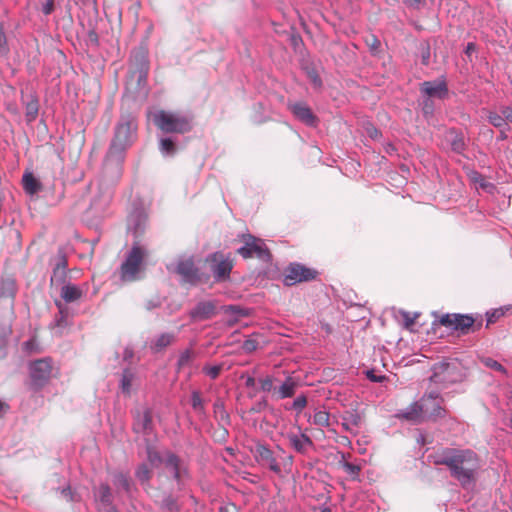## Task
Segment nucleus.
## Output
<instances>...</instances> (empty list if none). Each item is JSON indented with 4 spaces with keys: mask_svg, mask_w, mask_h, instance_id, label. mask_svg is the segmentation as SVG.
<instances>
[{
    "mask_svg": "<svg viewBox=\"0 0 512 512\" xmlns=\"http://www.w3.org/2000/svg\"><path fill=\"white\" fill-rule=\"evenodd\" d=\"M433 462L436 465L447 466L451 476L463 488L473 486L476 482L479 460L477 454L472 450L445 448L433 456Z\"/></svg>",
    "mask_w": 512,
    "mask_h": 512,
    "instance_id": "obj_1",
    "label": "nucleus"
},
{
    "mask_svg": "<svg viewBox=\"0 0 512 512\" xmlns=\"http://www.w3.org/2000/svg\"><path fill=\"white\" fill-rule=\"evenodd\" d=\"M137 137V122L131 115H121L114 128V136L103 164L111 169L113 177L117 178L123 173V163L126 150L134 143Z\"/></svg>",
    "mask_w": 512,
    "mask_h": 512,
    "instance_id": "obj_2",
    "label": "nucleus"
},
{
    "mask_svg": "<svg viewBox=\"0 0 512 512\" xmlns=\"http://www.w3.org/2000/svg\"><path fill=\"white\" fill-rule=\"evenodd\" d=\"M121 176L119 175L117 178H114L111 169L103 164L99 177L94 183H91L90 204L86 210L87 218L90 217L97 222L110 214L115 187L119 183Z\"/></svg>",
    "mask_w": 512,
    "mask_h": 512,
    "instance_id": "obj_3",
    "label": "nucleus"
},
{
    "mask_svg": "<svg viewBox=\"0 0 512 512\" xmlns=\"http://www.w3.org/2000/svg\"><path fill=\"white\" fill-rule=\"evenodd\" d=\"M278 454L273 451L267 444L257 442L252 450L256 462L269 469L278 476H282V472L289 473L292 469L294 457L287 454L286 451L277 445Z\"/></svg>",
    "mask_w": 512,
    "mask_h": 512,
    "instance_id": "obj_4",
    "label": "nucleus"
},
{
    "mask_svg": "<svg viewBox=\"0 0 512 512\" xmlns=\"http://www.w3.org/2000/svg\"><path fill=\"white\" fill-rule=\"evenodd\" d=\"M276 378L272 374H267L257 379L259 390L264 394L270 395L272 400L279 401L292 398L298 387L297 380L292 376H287L279 385H275Z\"/></svg>",
    "mask_w": 512,
    "mask_h": 512,
    "instance_id": "obj_5",
    "label": "nucleus"
},
{
    "mask_svg": "<svg viewBox=\"0 0 512 512\" xmlns=\"http://www.w3.org/2000/svg\"><path fill=\"white\" fill-rule=\"evenodd\" d=\"M153 121L164 133L184 134L192 129L191 119L180 113L159 110L154 114Z\"/></svg>",
    "mask_w": 512,
    "mask_h": 512,
    "instance_id": "obj_6",
    "label": "nucleus"
},
{
    "mask_svg": "<svg viewBox=\"0 0 512 512\" xmlns=\"http://www.w3.org/2000/svg\"><path fill=\"white\" fill-rule=\"evenodd\" d=\"M205 262L209 266L215 283H223L230 280V275L234 267L230 253L215 251L205 257Z\"/></svg>",
    "mask_w": 512,
    "mask_h": 512,
    "instance_id": "obj_7",
    "label": "nucleus"
},
{
    "mask_svg": "<svg viewBox=\"0 0 512 512\" xmlns=\"http://www.w3.org/2000/svg\"><path fill=\"white\" fill-rule=\"evenodd\" d=\"M167 269L179 275L182 283L195 286L201 281L200 270L192 255H180L175 263L167 265Z\"/></svg>",
    "mask_w": 512,
    "mask_h": 512,
    "instance_id": "obj_8",
    "label": "nucleus"
},
{
    "mask_svg": "<svg viewBox=\"0 0 512 512\" xmlns=\"http://www.w3.org/2000/svg\"><path fill=\"white\" fill-rule=\"evenodd\" d=\"M242 237L244 245L237 249L240 256L244 259L255 257L265 263L271 261V253L262 239L251 234H244Z\"/></svg>",
    "mask_w": 512,
    "mask_h": 512,
    "instance_id": "obj_9",
    "label": "nucleus"
},
{
    "mask_svg": "<svg viewBox=\"0 0 512 512\" xmlns=\"http://www.w3.org/2000/svg\"><path fill=\"white\" fill-rule=\"evenodd\" d=\"M145 256V250L134 242L124 262L121 265V279L124 281H134L140 271L141 264Z\"/></svg>",
    "mask_w": 512,
    "mask_h": 512,
    "instance_id": "obj_10",
    "label": "nucleus"
},
{
    "mask_svg": "<svg viewBox=\"0 0 512 512\" xmlns=\"http://www.w3.org/2000/svg\"><path fill=\"white\" fill-rule=\"evenodd\" d=\"M130 63L132 74L136 76L138 85H144L147 81L150 68L147 49L143 46L133 49L130 56Z\"/></svg>",
    "mask_w": 512,
    "mask_h": 512,
    "instance_id": "obj_11",
    "label": "nucleus"
},
{
    "mask_svg": "<svg viewBox=\"0 0 512 512\" xmlns=\"http://www.w3.org/2000/svg\"><path fill=\"white\" fill-rule=\"evenodd\" d=\"M163 464L167 472L172 476L173 480L180 488L183 485L184 479L189 477L187 464L172 451L164 452Z\"/></svg>",
    "mask_w": 512,
    "mask_h": 512,
    "instance_id": "obj_12",
    "label": "nucleus"
},
{
    "mask_svg": "<svg viewBox=\"0 0 512 512\" xmlns=\"http://www.w3.org/2000/svg\"><path fill=\"white\" fill-rule=\"evenodd\" d=\"M52 371L51 361L48 358L35 360L29 366L31 387L38 391L48 382Z\"/></svg>",
    "mask_w": 512,
    "mask_h": 512,
    "instance_id": "obj_13",
    "label": "nucleus"
},
{
    "mask_svg": "<svg viewBox=\"0 0 512 512\" xmlns=\"http://www.w3.org/2000/svg\"><path fill=\"white\" fill-rule=\"evenodd\" d=\"M419 91L421 96L444 100L449 96L447 79L444 75H441L434 80L424 81L420 83Z\"/></svg>",
    "mask_w": 512,
    "mask_h": 512,
    "instance_id": "obj_14",
    "label": "nucleus"
},
{
    "mask_svg": "<svg viewBox=\"0 0 512 512\" xmlns=\"http://www.w3.org/2000/svg\"><path fill=\"white\" fill-rule=\"evenodd\" d=\"M317 272L313 269L307 268L300 263H291L286 269L284 276V284L287 286L295 285L299 282L313 280Z\"/></svg>",
    "mask_w": 512,
    "mask_h": 512,
    "instance_id": "obj_15",
    "label": "nucleus"
},
{
    "mask_svg": "<svg viewBox=\"0 0 512 512\" xmlns=\"http://www.w3.org/2000/svg\"><path fill=\"white\" fill-rule=\"evenodd\" d=\"M134 433L150 436L154 432L153 413L150 408L137 409L133 414Z\"/></svg>",
    "mask_w": 512,
    "mask_h": 512,
    "instance_id": "obj_16",
    "label": "nucleus"
},
{
    "mask_svg": "<svg viewBox=\"0 0 512 512\" xmlns=\"http://www.w3.org/2000/svg\"><path fill=\"white\" fill-rule=\"evenodd\" d=\"M93 497L97 512H119L113 504V494L107 483L93 488Z\"/></svg>",
    "mask_w": 512,
    "mask_h": 512,
    "instance_id": "obj_17",
    "label": "nucleus"
},
{
    "mask_svg": "<svg viewBox=\"0 0 512 512\" xmlns=\"http://www.w3.org/2000/svg\"><path fill=\"white\" fill-rule=\"evenodd\" d=\"M474 322L475 319L469 314H444L439 319L441 325L460 331L462 334L468 333Z\"/></svg>",
    "mask_w": 512,
    "mask_h": 512,
    "instance_id": "obj_18",
    "label": "nucleus"
},
{
    "mask_svg": "<svg viewBox=\"0 0 512 512\" xmlns=\"http://www.w3.org/2000/svg\"><path fill=\"white\" fill-rule=\"evenodd\" d=\"M287 107L295 119L306 126L315 127L318 124L317 116L313 113L307 103L303 101L289 102Z\"/></svg>",
    "mask_w": 512,
    "mask_h": 512,
    "instance_id": "obj_19",
    "label": "nucleus"
},
{
    "mask_svg": "<svg viewBox=\"0 0 512 512\" xmlns=\"http://www.w3.org/2000/svg\"><path fill=\"white\" fill-rule=\"evenodd\" d=\"M215 300L199 301L189 312V318L192 322H201L211 319L217 313Z\"/></svg>",
    "mask_w": 512,
    "mask_h": 512,
    "instance_id": "obj_20",
    "label": "nucleus"
},
{
    "mask_svg": "<svg viewBox=\"0 0 512 512\" xmlns=\"http://www.w3.org/2000/svg\"><path fill=\"white\" fill-rule=\"evenodd\" d=\"M148 224V216L143 208L137 207L129 214L127 219L128 231L135 238H139L146 230Z\"/></svg>",
    "mask_w": 512,
    "mask_h": 512,
    "instance_id": "obj_21",
    "label": "nucleus"
},
{
    "mask_svg": "<svg viewBox=\"0 0 512 512\" xmlns=\"http://www.w3.org/2000/svg\"><path fill=\"white\" fill-rule=\"evenodd\" d=\"M21 102L25 109V119L27 123L34 122L39 114V97L35 91L29 93L21 92Z\"/></svg>",
    "mask_w": 512,
    "mask_h": 512,
    "instance_id": "obj_22",
    "label": "nucleus"
},
{
    "mask_svg": "<svg viewBox=\"0 0 512 512\" xmlns=\"http://www.w3.org/2000/svg\"><path fill=\"white\" fill-rule=\"evenodd\" d=\"M298 429V433L290 431L285 437L288 439L291 448L295 452L304 455L307 453L308 449L313 446V441L307 434L301 432L300 427Z\"/></svg>",
    "mask_w": 512,
    "mask_h": 512,
    "instance_id": "obj_23",
    "label": "nucleus"
},
{
    "mask_svg": "<svg viewBox=\"0 0 512 512\" xmlns=\"http://www.w3.org/2000/svg\"><path fill=\"white\" fill-rule=\"evenodd\" d=\"M67 259L63 253H59L56 257L55 264L50 278L51 285L65 284L67 278Z\"/></svg>",
    "mask_w": 512,
    "mask_h": 512,
    "instance_id": "obj_24",
    "label": "nucleus"
},
{
    "mask_svg": "<svg viewBox=\"0 0 512 512\" xmlns=\"http://www.w3.org/2000/svg\"><path fill=\"white\" fill-rule=\"evenodd\" d=\"M54 478L57 483L61 484L59 486H51V489L54 490L56 494H59L61 498L68 502L80 501V495L76 491L72 490L71 486L65 481V479L61 478L58 474H55ZM52 481H54V479Z\"/></svg>",
    "mask_w": 512,
    "mask_h": 512,
    "instance_id": "obj_25",
    "label": "nucleus"
},
{
    "mask_svg": "<svg viewBox=\"0 0 512 512\" xmlns=\"http://www.w3.org/2000/svg\"><path fill=\"white\" fill-rule=\"evenodd\" d=\"M177 335L174 332H163L154 337L150 342V349L155 352H161L166 347L170 346L176 341Z\"/></svg>",
    "mask_w": 512,
    "mask_h": 512,
    "instance_id": "obj_26",
    "label": "nucleus"
},
{
    "mask_svg": "<svg viewBox=\"0 0 512 512\" xmlns=\"http://www.w3.org/2000/svg\"><path fill=\"white\" fill-rule=\"evenodd\" d=\"M446 140L449 142L450 148L454 153L463 154L466 149V143L462 132L450 129L447 132Z\"/></svg>",
    "mask_w": 512,
    "mask_h": 512,
    "instance_id": "obj_27",
    "label": "nucleus"
},
{
    "mask_svg": "<svg viewBox=\"0 0 512 512\" xmlns=\"http://www.w3.org/2000/svg\"><path fill=\"white\" fill-rule=\"evenodd\" d=\"M84 295V291L75 284L65 283L61 287L60 296L65 303H72Z\"/></svg>",
    "mask_w": 512,
    "mask_h": 512,
    "instance_id": "obj_28",
    "label": "nucleus"
},
{
    "mask_svg": "<svg viewBox=\"0 0 512 512\" xmlns=\"http://www.w3.org/2000/svg\"><path fill=\"white\" fill-rule=\"evenodd\" d=\"M190 404L193 411L200 420L204 421L207 419L208 414L205 407V401L203 400L201 392L199 390H193L191 392Z\"/></svg>",
    "mask_w": 512,
    "mask_h": 512,
    "instance_id": "obj_29",
    "label": "nucleus"
},
{
    "mask_svg": "<svg viewBox=\"0 0 512 512\" xmlns=\"http://www.w3.org/2000/svg\"><path fill=\"white\" fill-rule=\"evenodd\" d=\"M17 291L16 281L13 277H3L0 282V298L13 302Z\"/></svg>",
    "mask_w": 512,
    "mask_h": 512,
    "instance_id": "obj_30",
    "label": "nucleus"
},
{
    "mask_svg": "<svg viewBox=\"0 0 512 512\" xmlns=\"http://www.w3.org/2000/svg\"><path fill=\"white\" fill-rule=\"evenodd\" d=\"M136 377L135 372L130 368L123 369L119 380V389L125 396L131 395L132 383Z\"/></svg>",
    "mask_w": 512,
    "mask_h": 512,
    "instance_id": "obj_31",
    "label": "nucleus"
},
{
    "mask_svg": "<svg viewBox=\"0 0 512 512\" xmlns=\"http://www.w3.org/2000/svg\"><path fill=\"white\" fill-rule=\"evenodd\" d=\"M213 413L216 421L225 426L230 424V416L225 409L224 401L217 399L213 404Z\"/></svg>",
    "mask_w": 512,
    "mask_h": 512,
    "instance_id": "obj_32",
    "label": "nucleus"
},
{
    "mask_svg": "<svg viewBox=\"0 0 512 512\" xmlns=\"http://www.w3.org/2000/svg\"><path fill=\"white\" fill-rule=\"evenodd\" d=\"M23 189L27 194L34 195L41 190L40 181L32 173H25L22 177Z\"/></svg>",
    "mask_w": 512,
    "mask_h": 512,
    "instance_id": "obj_33",
    "label": "nucleus"
},
{
    "mask_svg": "<svg viewBox=\"0 0 512 512\" xmlns=\"http://www.w3.org/2000/svg\"><path fill=\"white\" fill-rule=\"evenodd\" d=\"M113 484L117 489H122L127 495H130L132 492L131 479L126 473H115L113 475Z\"/></svg>",
    "mask_w": 512,
    "mask_h": 512,
    "instance_id": "obj_34",
    "label": "nucleus"
},
{
    "mask_svg": "<svg viewBox=\"0 0 512 512\" xmlns=\"http://www.w3.org/2000/svg\"><path fill=\"white\" fill-rule=\"evenodd\" d=\"M468 177L472 183L478 185L481 189H483L487 192H492V190L495 189L494 184H492L491 182H488L485 179V177L477 170L469 171Z\"/></svg>",
    "mask_w": 512,
    "mask_h": 512,
    "instance_id": "obj_35",
    "label": "nucleus"
},
{
    "mask_svg": "<svg viewBox=\"0 0 512 512\" xmlns=\"http://www.w3.org/2000/svg\"><path fill=\"white\" fill-rule=\"evenodd\" d=\"M423 411H425V408L417 402H414L409 407L402 410L400 416L406 420L417 421Z\"/></svg>",
    "mask_w": 512,
    "mask_h": 512,
    "instance_id": "obj_36",
    "label": "nucleus"
},
{
    "mask_svg": "<svg viewBox=\"0 0 512 512\" xmlns=\"http://www.w3.org/2000/svg\"><path fill=\"white\" fill-rule=\"evenodd\" d=\"M307 403V396L304 393H301L294 398L292 403L285 405L284 409L287 411H294L296 415H300L307 406Z\"/></svg>",
    "mask_w": 512,
    "mask_h": 512,
    "instance_id": "obj_37",
    "label": "nucleus"
},
{
    "mask_svg": "<svg viewBox=\"0 0 512 512\" xmlns=\"http://www.w3.org/2000/svg\"><path fill=\"white\" fill-rule=\"evenodd\" d=\"M159 150L163 156L171 157L176 154L177 146L171 137H164L160 139Z\"/></svg>",
    "mask_w": 512,
    "mask_h": 512,
    "instance_id": "obj_38",
    "label": "nucleus"
},
{
    "mask_svg": "<svg viewBox=\"0 0 512 512\" xmlns=\"http://www.w3.org/2000/svg\"><path fill=\"white\" fill-rule=\"evenodd\" d=\"M194 358L195 352L191 348H187L181 351L176 362L177 370L179 371L184 367L190 365Z\"/></svg>",
    "mask_w": 512,
    "mask_h": 512,
    "instance_id": "obj_39",
    "label": "nucleus"
},
{
    "mask_svg": "<svg viewBox=\"0 0 512 512\" xmlns=\"http://www.w3.org/2000/svg\"><path fill=\"white\" fill-rule=\"evenodd\" d=\"M330 414L326 410H316L309 418L314 425L318 427H328L329 426Z\"/></svg>",
    "mask_w": 512,
    "mask_h": 512,
    "instance_id": "obj_40",
    "label": "nucleus"
},
{
    "mask_svg": "<svg viewBox=\"0 0 512 512\" xmlns=\"http://www.w3.org/2000/svg\"><path fill=\"white\" fill-rule=\"evenodd\" d=\"M162 510L166 512H179L180 505L178 504V500L171 494L166 495L160 504Z\"/></svg>",
    "mask_w": 512,
    "mask_h": 512,
    "instance_id": "obj_41",
    "label": "nucleus"
},
{
    "mask_svg": "<svg viewBox=\"0 0 512 512\" xmlns=\"http://www.w3.org/2000/svg\"><path fill=\"white\" fill-rule=\"evenodd\" d=\"M151 474V470L145 463L138 465L135 470V477L142 485L149 483L151 479Z\"/></svg>",
    "mask_w": 512,
    "mask_h": 512,
    "instance_id": "obj_42",
    "label": "nucleus"
},
{
    "mask_svg": "<svg viewBox=\"0 0 512 512\" xmlns=\"http://www.w3.org/2000/svg\"><path fill=\"white\" fill-rule=\"evenodd\" d=\"M421 99L422 100L420 106L423 116L426 119L433 117L435 112V104L433 99L426 96H421Z\"/></svg>",
    "mask_w": 512,
    "mask_h": 512,
    "instance_id": "obj_43",
    "label": "nucleus"
},
{
    "mask_svg": "<svg viewBox=\"0 0 512 512\" xmlns=\"http://www.w3.org/2000/svg\"><path fill=\"white\" fill-rule=\"evenodd\" d=\"M488 122L497 129L508 128V125L503 120L502 115L498 110L489 111L487 115Z\"/></svg>",
    "mask_w": 512,
    "mask_h": 512,
    "instance_id": "obj_44",
    "label": "nucleus"
},
{
    "mask_svg": "<svg viewBox=\"0 0 512 512\" xmlns=\"http://www.w3.org/2000/svg\"><path fill=\"white\" fill-rule=\"evenodd\" d=\"M147 460L151 465L163 463L164 455L162 456L155 448L147 441L146 443Z\"/></svg>",
    "mask_w": 512,
    "mask_h": 512,
    "instance_id": "obj_45",
    "label": "nucleus"
},
{
    "mask_svg": "<svg viewBox=\"0 0 512 512\" xmlns=\"http://www.w3.org/2000/svg\"><path fill=\"white\" fill-rule=\"evenodd\" d=\"M431 418H444L446 416V410L442 407L441 402L429 403V410L425 411Z\"/></svg>",
    "mask_w": 512,
    "mask_h": 512,
    "instance_id": "obj_46",
    "label": "nucleus"
},
{
    "mask_svg": "<svg viewBox=\"0 0 512 512\" xmlns=\"http://www.w3.org/2000/svg\"><path fill=\"white\" fill-rule=\"evenodd\" d=\"M223 370V364L217 365H204L202 371L205 375H207L210 379L215 380L219 377L221 371Z\"/></svg>",
    "mask_w": 512,
    "mask_h": 512,
    "instance_id": "obj_47",
    "label": "nucleus"
},
{
    "mask_svg": "<svg viewBox=\"0 0 512 512\" xmlns=\"http://www.w3.org/2000/svg\"><path fill=\"white\" fill-rule=\"evenodd\" d=\"M483 364L490 369L502 373L503 375H507V369L501 363L494 360L493 358L487 357L483 359Z\"/></svg>",
    "mask_w": 512,
    "mask_h": 512,
    "instance_id": "obj_48",
    "label": "nucleus"
},
{
    "mask_svg": "<svg viewBox=\"0 0 512 512\" xmlns=\"http://www.w3.org/2000/svg\"><path fill=\"white\" fill-rule=\"evenodd\" d=\"M497 110L508 126L512 124V105L501 104L498 106Z\"/></svg>",
    "mask_w": 512,
    "mask_h": 512,
    "instance_id": "obj_49",
    "label": "nucleus"
},
{
    "mask_svg": "<svg viewBox=\"0 0 512 512\" xmlns=\"http://www.w3.org/2000/svg\"><path fill=\"white\" fill-rule=\"evenodd\" d=\"M439 398H440V394L436 390L426 393L423 397V404H422V406L425 408V411L429 410V403L437 402V401H439Z\"/></svg>",
    "mask_w": 512,
    "mask_h": 512,
    "instance_id": "obj_50",
    "label": "nucleus"
},
{
    "mask_svg": "<svg viewBox=\"0 0 512 512\" xmlns=\"http://www.w3.org/2000/svg\"><path fill=\"white\" fill-rule=\"evenodd\" d=\"M269 408L267 396H263L259 401L255 402L250 411L253 413H261Z\"/></svg>",
    "mask_w": 512,
    "mask_h": 512,
    "instance_id": "obj_51",
    "label": "nucleus"
},
{
    "mask_svg": "<svg viewBox=\"0 0 512 512\" xmlns=\"http://www.w3.org/2000/svg\"><path fill=\"white\" fill-rule=\"evenodd\" d=\"M430 45L428 43H422L420 45V57H421V63L425 66H427L430 62Z\"/></svg>",
    "mask_w": 512,
    "mask_h": 512,
    "instance_id": "obj_52",
    "label": "nucleus"
},
{
    "mask_svg": "<svg viewBox=\"0 0 512 512\" xmlns=\"http://www.w3.org/2000/svg\"><path fill=\"white\" fill-rule=\"evenodd\" d=\"M366 44L373 55H376L378 53L379 48L381 46L380 40L375 35H371L369 38H367Z\"/></svg>",
    "mask_w": 512,
    "mask_h": 512,
    "instance_id": "obj_53",
    "label": "nucleus"
},
{
    "mask_svg": "<svg viewBox=\"0 0 512 512\" xmlns=\"http://www.w3.org/2000/svg\"><path fill=\"white\" fill-rule=\"evenodd\" d=\"M9 52V47L7 43V37L4 32L3 26H0V55H7Z\"/></svg>",
    "mask_w": 512,
    "mask_h": 512,
    "instance_id": "obj_54",
    "label": "nucleus"
},
{
    "mask_svg": "<svg viewBox=\"0 0 512 512\" xmlns=\"http://www.w3.org/2000/svg\"><path fill=\"white\" fill-rule=\"evenodd\" d=\"M344 470L353 478L358 477L360 472V466L350 463V462H344L343 463Z\"/></svg>",
    "mask_w": 512,
    "mask_h": 512,
    "instance_id": "obj_55",
    "label": "nucleus"
},
{
    "mask_svg": "<svg viewBox=\"0 0 512 512\" xmlns=\"http://www.w3.org/2000/svg\"><path fill=\"white\" fill-rule=\"evenodd\" d=\"M365 375L371 382L374 383H383L387 379L385 375L376 374L373 369L366 370Z\"/></svg>",
    "mask_w": 512,
    "mask_h": 512,
    "instance_id": "obj_56",
    "label": "nucleus"
},
{
    "mask_svg": "<svg viewBox=\"0 0 512 512\" xmlns=\"http://www.w3.org/2000/svg\"><path fill=\"white\" fill-rule=\"evenodd\" d=\"M503 315H504V311L501 308L487 312L486 313L487 325L494 323L496 320H498Z\"/></svg>",
    "mask_w": 512,
    "mask_h": 512,
    "instance_id": "obj_57",
    "label": "nucleus"
},
{
    "mask_svg": "<svg viewBox=\"0 0 512 512\" xmlns=\"http://www.w3.org/2000/svg\"><path fill=\"white\" fill-rule=\"evenodd\" d=\"M401 315L403 318L405 328H409L411 325H413L416 318L419 316L418 313H415L414 316H411L410 313L407 311H401Z\"/></svg>",
    "mask_w": 512,
    "mask_h": 512,
    "instance_id": "obj_58",
    "label": "nucleus"
},
{
    "mask_svg": "<svg viewBox=\"0 0 512 512\" xmlns=\"http://www.w3.org/2000/svg\"><path fill=\"white\" fill-rule=\"evenodd\" d=\"M242 348L245 352L251 353L258 348V342L255 339L249 338L243 342Z\"/></svg>",
    "mask_w": 512,
    "mask_h": 512,
    "instance_id": "obj_59",
    "label": "nucleus"
},
{
    "mask_svg": "<svg viewBox=\"0 0 512 512\" xmlns=\"http://www.w3.org/2000/svg\"><path fill=\"white\" fill-rule=\"evenodd\" d=\"M55 305L58 308V315L61 316V319H66L69 317V309L63 304L61 300H55Z\"/></svg>",
    "mask_w": 512,
    "mask_h": 512,
    "instance_id": "obj_60",
    "label": "nucleus"
},
{
    "mask_svg": "<svg viewBox=\"0 0 512 512\" xmlns=\"http://www.w3.org/2000/svg\"><path fill=\"white\" fill-rule=\"evenodd\" d=\"M345 419L353 427H358L360 425V422H361V416L356 411L350 412L347 416H345Z\"/></svg>",
    "mask_w": 512,
    "mask_h": 512,
    "instance_id": "obj_61",
    "label": "nucleus"
},
{
    "mask_svg": "<svg viewBox=\"0 0 512 512\" xmlns=\"http://www.w3.org/2000/svg\"><path fill=\"white\" fill-rule=\"evenodd\" d=\"M308 77L315 87L319 88L322 86V80H321L320 76L318 75V73L314 69L311 71H308Z\"/></svg>",
    "mask_w": 512,
    "mask_h": 512,
    "instance_id": "obj_62",
    "label": "nucleus"
},
{
    "mask_svg": "<svg viewBox=\"0 0 512 512\" xmlns=\"http://www.w3.org/2000/svg\"><path fill=\"white\" fill-rule=\"evenodd\" d=\"M42 13L46 16L50 15L54 10V0H47L42 6Z\"/></svg>",
    "mask_w": 512,
    "mask_h": 512,
    "instance_id": "obj_63",
    "label": "nucleus"
},
{
    "mask_svg": "<svg viewBox=\"0 0 512 512\" xmlns=\"http://www.w3.org/2000/svg\"><path fill=\"white\" fill-rule=\"evenodd\" d=\"M241 378L245 379V387H247V388H253L256 385V379L253 376L241 375Z\"/></svg>",
    "mask_w": 512,
    "mask_h": 512,
    "instance_id": "obj_64",
    "label": "nucleus"
}]
</instances>
